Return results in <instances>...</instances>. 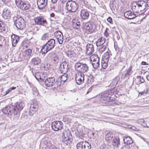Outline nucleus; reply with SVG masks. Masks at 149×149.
Segmentation results:
<instances>
[{
  "mask_svg": "<svg viewBox=\"0 0 149 149\" xmlns=\"http://www.w3.org/2000/svg\"><path fill=\"white\" fill-rule=\"evenodd\" d=\"M24 106V104L23 102H21L13 107L10 105L6 106L2 109V111L4 113L8 114L13 113L14 115H19L20 111L23 109Z\"/></svg>",
  "mask_w": 149,
  "mask_h": 149,
  "instance_id": "nucleus-1",
  "label": "nucleus"
},
{
  "mask_svg": "<svg viewBox=\"0 0 149 149\" xmlns=\"http://www.w3.org/2000/svg\"><path fill=\"white\" fill-rule=\"evenodd\" d=\"M114 94L113 89L106 91L102 93L100 95V102L106 103L107 102H111L114 101L115 99L111 96Z\"/></svg>",
  "mask_w": 149,
  "mask_h": 149,
  "instance_id": "nucleus-2",
  "label": "nucleus"
},
{
  "mask_svg": "<svg viewBox=\"0 0 149 149\" xmlns=\"http://www.w3.org/2000/svg\"><path fill=\"white\" fill-rule=\"evenodd\" d=\"M146 7V3L143 1L133 2L131 5L132 10L136 13H139L143 11Z\"/></svg>",
  "mask_w": 149,
  "mask_h": 149,
  "instance_id": "nucleus-3",
  "label": "nucleus"
},
{
  "mask_svg": "<svg viewBox=\"0 0 149 149\" xmlns=\"http://www.w3.org/2000/svg\"><path fill=\"white\" fill-rule=\"evenodd\" d=\"M55 41L52 38L49 40L45 45L42 46L41 51L42 54H45L53 49L55 45Z\"/></svg>",
  "mask_w": 149,
  "mask_h": 149,
  "instance_id": "nucleus-4",
  "label": "nucleus"
},
{
  "mask_svg": "<svg viewBox=\"0 0 149 149\" xmlns=\"http://www.w3.org/2000/svg\"><path fill=\"white\" fill-rule=\"evenodd\" d=\"M14 24L18 29H22L25 27V21L20 16H15L13 18Z\"/></svg>",
  "mask_w": 149,
  "mask_h": 149,
  "instance_id": "nucleus-5",
  "label": "nucleus"
},
{
  "mask_svg": "<svg viewBox=\"0 0 149 149\" xmlns=\"http://www.w3.org/2000/svg\"><path fill=\"white\" fill-rule=\"evenodd\" d=\"M65 7L68 12L74 13L77 10L79 7V5L74 1L72 0H68L66 3Z\"/></svg>",
  "mask_w": 149,
  "mask_h": 149,
  "instance_id": "nucleus-6",
  "label": "nucleus"
},
{
  "mask_svg": "<svg viewBox=\"0 0 149 149\" xmlns=\"http://www.w3.org/2000/svg\"><path fill=\"white\" fill-rule=\"evenodd\" d=\"M62 141L66 145H70L72 141V136L70 132L68 130H64L62 135Z\"/></svg>",
  "mask_w": 149,
  "mask_h": 149,
  "instance_id": "nucleus-7",
  "label": "nucleus"
},
{
  "mask_svg": "<svg viewBox=\"0 0 149 149\" xmlns=\"http://www.w3.org/2000/svg\"><path fill=\"white\" fill-rule=\"evenodd\" d=\"M93 68L95 69L97 68L100 65V60L97 55H92L90 58Z\"/></svg>",
  "mask_w": 149,
  "mask_h": 149,
  "instance_id": "nucleus-8",
  "label": "nucleus"
},
{
  "mask_svg": "<svg viewBox=\"0 0 149 149\" xmlns=\"http://www.w3.org/2000/svg\"><path fill=\"white\" fill-rule=\"evenodd\" d=\"M77 149H90L91 144L86 141H81L78 143L76 145Z\"/></svg>",
  "mask_w": 149,
  "mask_h": 149,
  "instance_id": "nucleus-9",
  "label": "nucleus"
},
{
  "mask_svg": "<svg viewBox=\"0 0 149 149\" xmlns=\"http://www.w3.org/2000/svg\"><path fill=\"white\" fill-rule=\"evenodd\" d=\"M16 4L17 7L23 10L28 9L30 6L28 3L23 2L21 0H15Z\"/></svg>",
  "mask_w": 149,
  "mask_h": 149,
  "instance_id": "nucleus-10",
  "label": "nucleus"
},
{
  "mask_svg": "<svg viewBox=\"0 0 149 149\" xmlns=\"http://www.w3.org/2000/svg\"><path fill=\"white\" fill-rule=\"evenodd\" d=\"M63 123L61 121H56L52 123L51 127L53 130L57 131L61 130L63 128Z\"/></svg>",
  "mask_w": 149,
  "mask_h": 149,
  "instance_id": "nucleus-11",
  "label": "nucleus"
},
{
  "mask_svg": "<svg viewBox=\"0 0 149 149\" xmlns=\"http://www.w3.org/2000/svg\"><path fill=\"white\" fill-rule=\"evenodd\" d=\"M34 21L36 24L38 25L46 26L47 24L46 19L42 16H38L35 18Z\"/></svg>",
  "mask_w": 149,
  "mask_h": 149,
  "instance_id": "nucleus-12",
  "label": "nucleus"
},
{
  "mask_svg": "<svg viewBox=\"0 0 149 149\" xmlns=\"http://www.w3.org/2000/svg\"><path fill=\"white\" fill-rule=\"evenodd\" d=\"M75 80L77 84L80 85L82 84L85 80L84 73H79L77 74L75 77Z\"/></svg>",
  "mask_w": 149,
  "mask_h": 149,
  "instance_id": "nucleus-13",
  "label": "nucleus"
},
{
  "mask_svg": "<svg viewBox=\"0 0 149 149\" xmlns=\"http://www.w3.org/2000/svg\"><path fill=\"white\" fill-rule=\"evenodd\" d=\"M105 55H106V56L102 60L101 64L102 68L104 69H105L107 68L109 57V55L108 52H106L105 53Z\"/></svg>",
  "mask_w": 149,
  "mask_h": 149,
  "instance_id": "nucleus-14",
  "label": "nucleus"
},
{
  "mask_svg": "<svg viewBox=\"0 0 149 149\" xmlns=\"http://www.w3.org/2000/svg\"><path fill=\"white\" fill-rule=\"evenodd\" d=\"M44 83L47 87L52 86L55 83V78L54 77L47 78L45 80Z\"/></svg>",
  "mask_w": 149,
  "mask_h": 149,
  "instance_id": "nucleus-15",
  "label": "nucleus"
},
{
  "mask_svg": "<svg viewBox=\"0 0 149 149\" xmlns=\"http://www.w3.org/2000/svg\"><path fill=\"white\" fill-rule=\"evenodd\" d=\"M54 35L57 39L58 43L60 44H62L63 39L62 32L60 31H57L54 33Z\"/></svg>",
  "mask_w": 149,
  "mask_h": 149,
  "instance_id": "nucleus-16",
  "label": "nucleus"
},
{
  "mask_svg": "<svg viewBox=\"0 0 149 149\" xmlns=\"http://www.w3.org/2000/svg\"><path fill=\"white\" fill-rule=\"evenodd\" d=\"M11 13L10 10L7 8H5L3 10V17L4 19L8 20L10 19Z\"/></svg>",
  "mask_w": 149,
  "mask_h": 149,
  "instance_id": "nucleus-17",
  "label": "nucleus"
},
{
  "mask_svg": "<svg viewBox=\"0 0 149 149\" xmlns=\"http://www.w3.org/2000/svg\"><path fill=\"white\" fill-rule=\"evenodd\" d=\"M38 108V106L37 102H35L31 103L30 108V115H32L37 110Z\"/></svg>",
  "mask_w": 149,
  "mask_h": 149,
  "instance_id": "nucleus-18",
  "label": "nucleus"
},
{
  "mask_svg": "<svg viewBox=\"0 0 149 149\" xmlns=\"http://www.w3.org/2000/svg\"><path fill=\"white\" fill-rule=\"evenodd\" d=\"M89 12L84 9L81 10L80 17L81 18L85 19H88L89 16Z\"/></svg>",
  "mask_w": 149,
  "mask_h": 149,
  "instance_id": "nucleus-19",
  "label": "nucleus"
},
{
  "mask_svg": "<svg viewBox=\"0 0 149 149\" xmlns=\"http://www.w3.org/2000/svg\"><path fill=\"white\" fill-rule=\"evenodd\" d=\"M47 0H38L37 4L39 9L44 8L46 6Z\"/></svg>",
  "mask_w": 149,
  "mask_h": 149,
  "instance_id": "nucleus-20",
  "label": "nucleus"
},
{
  "mask_svg": "<svg viewBox=\"0 0 149 149\" xmlns=\"http://www.w3.org/2000/svg\"><path fill=\"white\" fill-rule=\"evenodd\" d=\"M94 48L92 44L88 43L86 45V52L87 55H90L94 52Z\"/></svg>",
  "mask_w": 149,
  "mask_h": 149,
  "instance_id": "nucleus-21",
  "label": "nucleus"
},
{
  "mask_svg": "<svg viewBox=\"0 0 149 149\" xmlns=\"http://www.w3.org/2000/svg\"><path fill=\"white\" fill-rule=\"evenodd\" d=\"M19 39V37L14 34L11 36V41L12 46L15 47L16 46L18 42Z\"/></svg>",
  "mask_w": 149,
  "mask_h": 149,
  "instance_id": "nucleus-22",
  "label": "nucleus"
},
{
  "mask_svg": "<svg viewBox=\"0 0 149 149\" xmlns=\"http://www.w3.org/2000/svg\"><path fill=\"white\" fill-rule=\"evenodd\" d=\"M124 15L125 18L128 19H133L136 17V15L131 11L126 12Z\"/></svg>",
  "mask_w": 149,
  "mask_h": 149,
  "instance_id": "nucleus-23",
  "label": "nucleus"
},
{
  "mask_svg": "<svg viewBox=\"0 0 149 149\" xmlns=\"http://www.w3.org/2000/svg\"><path fill=\"white\" fill-rule=\"evenodd\" d=\"M32 49H28L22 52L21 54L24 58L26 57V58L27 59L29 58L30 56L32 54Z\"/></svg>",
  "mask_w": 149,
  "mask_h": 149,
  "instance_id": "nucleus-24",
  "label": "nucleus"
},
{
  "mask_svg": "<svg viewBox=\"0 0 149 149\" xmlns=\"http://www.w3.org/2000/svg\"><path fill=\"white\" fill-rule=\"evenodd\" d=\"M105 38L104 37H101L97 41H96L95 42L96 46L97 47H98L104 45L105 41Z\"/></svg>",
  "mask_w": 149,
  "mask_h": 149,
  "instance_id": "nucleus-25",
  "label": "nucleus"
},
{
  "mask_svg": "<svg viewBox=\"0 0 149 149\" xmlns=\"http://www.w3.org/2000/svg\"><path fill=\"white\" fill-rule=\"evenodd\" d=\"M120 144L119 138L116 136L114 137L113 140V145L116 147H118Z\"/></svg>",
  "mask_w": 149,
  "mask_h": 149,
  "instance_id": "nucleus-26",
  "label": "nucleus"
},
{
  "mask_svg": "<svg viewBox=\"0 0 149 149\" xmlns=\"http://www.w3.org/2000/svg\"><path fill=\"white\" fill-rule=\"evenodd\" d=\"M41 63V60L38 57L33 58L31 60V63L33 65H37Z\"/></svg>",
  "mask_w": 149,
  "mask_h": 149,
  "instance_id": "nucleus-27",
  "label": "nucleus"
},
{
  "mask_svg": "<svg viewBox=\"0 0 149 149\" xmlns=\"http://www.w3.org/2000/svg\"><path fill=\"white\" fill-rule=\"evenodd\" d=\"M123 141L125 144L128 145L132 143L133 142L132 139L130 136L125 137L123 139Z\"/></svg>",
  "mask_w": 149,
  "mask_h": 149,
  "instance_id": "nucleus-28",
  "label": "nucleus"
},
{
  "mask_svg": "<svg viewBox=\"0 0 149 149\" xmlns=\"http://www.w3.org/2000/svg\"><path fill=\"white\" fill-rule=\"evenodd\" d=\"M68 63L66 61L63 62L60 65V67L61 69H63V70H67L69 68L68 67Z\"/></svg>",
  "mask_w": 149,
  "mask_h": 149,
  "instance_id": "nucleus-29",
  "label": "nucleus"
},
{
  "mask_svg": "<svg viewBox=\"0 0 149 149\" xmlns=\"http://www.w3.org/2000/svg\"><path fill=\"white\" fill-rule=\"evenodd\" d=\"M66 54L67 56L71 59H73L76 57V54L73 51H68Z\"/></svg>",
  "mask_w": 149,
  "mask_h": 149,
  "instance_id": "nucleus-30",
  "label": "nucleus"
},
{
  "mask_svg": "<svg viewBox=\"0 0 149 149\" xmlns=\"http://www.w3.org/2000/svg\"><path fill=\"white\" fill-rule=\"evenodd\" d=\"M89 70V67L87 64L85 63H82L81 73L87 72Z\"/></svg>",
  "mask_w": 149,
  "mask_h": 149,
  "instance_id": "nucleus-31",
  "label": "nucleus"
},
{
  "mask_svg": "<svg viewBox=\"0 0 149 149\" xmlns=\"http://www.w3.org/2000/svg\"><path fill=\"white\" fill-rule=\"evenodd\" d=\"M82 64L81 63H77L75 65V68L76 70L77 71L80 72L81 73Z\"/></svg>",
  "mask_w": 149,
  "mask_h": 149,
  "instance_id": "nucleus-32",
  "label": "nucleus"
},
{
  "mask_svg": "<svg viewBox=\"0 0 149 149\" xmlns=\"http://www.w3.org/2000/svg\"><path fill=\"white\" fill-rule=\"evenodd\" d=\"M68 75L67 74H65L62 75L60 77L59 79L61 83L65 82L67 79Z\"/></svg>",
  "mask_w": 149,
  "mask_h": 149,
  "instance_id": "nucleus-33",
  "label": "nucleus"
},
{
  "mask_svg": "<svg viewBox=\"0 0 149 149\" xmlns=\"http://www.w3.org/2000/svg\"><path fill=\"white\" fill-rule=\"evenodd\" d=\"M86 80L88 84H91L94 81V79L92 75H90L88 77L86 76Z\"/></svg>",
  "mask_w": 149,
  "mask_h": 149,
  "instance_id": "nucleus-34",
  "label": "nucleus"
},
{
  "mask_svg": "<svg viewBox=\"0 0 149 149\" xmlns=\"http://www.w3.org/2000/svg\"><path fill=\"white\" fill-rule=\"evenodd\" d=\"M6 29L4 23L0 20V32L6 31Z\"/></svg>",
  "mask_w": 149,
  "mask_h": 149,
  "instance_id": "nucleus-35",
  "label": "nucleus"
},
{
  "mask_svg": "<svg viewBox=\"0 0 149 149\" xmlns=\"http://www.w3.org/2000/svg\"><path fill=\"white\" fill-rule=\"evenodd\" d=\"M113 137V134L111 133H107L105 135V140L107 141L111 140Z\"/></svg>",
  "mask_w": 149,
  "mask_h": 149,
  "instance_id": "nucleus-36",
  "label": "nucleus"
},
{
  "mask_svg": "<svg viewBox=\"0 0 149 149\" xmlns=\"http://www.w3.org/2000/svg\"><path fill=\"white\" fill-rule=\"evenodd\" d=\"M84 27L87 30H90L92 29L93 26L90 22H87L85 24Z\"/></svg>",
  "mask_w": 149,
  "mask_h": 149,
  "instance_id": "nucleus-37",
  "label": "nucleus"
},
{
  "mask_svg": "<svg viewBox=\"0 0 149 149\" xmlns=\"http://www.w3.org/2000/svg\"><path fill=\"white\" fill-rule=\"evenodd\" d=\"M100 47L99 48V51L100 53H103L105 50L107 46L106 45H104L99 46Z\"/></svg>",
  "mask_w": 149,
  "mask_h": 149,
  "instance_id": "nucleus-38",
  "label": "nucleus"
},
{
  "mask_svg": "<svg viewBox=\"0 0 149 149\" xmlns=\"http://www.w3.org/2000/svg\"><path fill=\"white\" fill-rule=\"evenodd\" d=\"M73 26L74 28L76 29H79L80 28V23L78 21L75 22H73Z\"/></svg>",
  "mask_w": 149,
  "mask_h": 149,
  "instance_id": "nucleus-39",
  "label": "nucleus"
},
{
  "mask_svg": "<svg viewBox=\"0 0 149 149\" xmlns=\"http://www.w3.org/2000/svg\"><path fill=\"white\" fill-rule=\"evenodd\" d=\"M132 70V68L130 67L127 70L126 72L124 74L125 77H127L131 74V71Z\"/></svg>",
  "mask_w": 149,
  "mask_h": 149,
  "instance_id": "nucleus-40",
  "label": "nucleus"
},
{
  "mask_svg": "<svg viewBox=\"0 0 149 149\" xmlns=\"http://www.w3.org/2000/svg\"><path fill=\"white\" fill-rule=\"evenodd\" d=\"M35 77L36 79L38 81H43V79L41 78L40 77V73H36L35 74Z\"/></svg>",
  "mask_w": 149,
  "mask_h": 149,
  "instance_id": "nucleus-41",
  "label": "nucleus"
},
{
  "mask_svg": "<svg viewBox=\"0 0 149 149\" xmlns=\"http://www.w3.org/2000/svg\"><path fill=\"white\" fill-rule=\"evenodd\" d=\"M136 78L139 81V84H141L143 83L145 81L143 77H141L140 76H137Z\"/></svg>",
  "mask_w": 149,
  "mask_h": 149,
  "instance_id": "nucleus-42",
  "label": "nucleus"
},
{
  "mask_svg": "<svg viewBox=\"0 0 149 149\" xmlns=\"http://www.w3.org/2000/svg\"><path fill=\"white\" fill-rule=\"evenodd\" d=\"M110 147L109 145L103 144L100 146V149H110Z\"/></svg>",
  "mask_w": 149,
  "mask_h": 149,
  "instance_id": "nucleus-43",
  "label": "nucleus"
},
{
  "mask_svg": "<svg viewBox=\"0 0 149 149\" xmlns=\"http://www.w3.org/2000/svg\"><path fill=\"white\" fill-rule=\"evenodd\" d=\"M16 87H12L8 89L5 92V93L3 95H5L6 94L9 93H10L12 90L15 89H16Z\"/></svg>",
  "mask_w": 149,
  "mask_h": 149,
  "instance_id": "nucleus-44",
  "label": "nucleus"
},
{
  "mask_svg": "<svg viewBox=\"0 0 149 149\" xmlns=\"http://www.w3.org/2000/svg\"><path fill=\"white\" fill-rule=\"evenodd\" d=\"M49 37V34L46 33L44 34L41 37V39L42 40H47Z\"/></svg>",
  "mask_w": 149,
  "mask_h": 149,
  "instance_id": "nucleus-45",
  "label": "nucleus"
},
{
  "mask_svg": "<svg viewBox=\"0 0 149 149\" xmlns=\"http://www.w3.org/2000/svg\"><path fill=\"white\" fill-rule=\"evenodd\" d=\"M5 39L3 36L0 35V47L4 42Z\"/></svg>",
  "mask_w": 149,
  "mask_h": 149,
  "instance_id": "nucleus-46",
  "label": "nucleus"
},
{
  "mask_svg": "<svg viewBox=\"0 0 149 149\" xmlns=\"http://www.w3.org/2000/svg\"><path fill=\"white\" fill-rule=\"evenodd\" d=\"M52 61L54 63H56L58 62V58L57 56H55L52 59Z\"/></svg>",
  "mask_w": 149,
  "mask_h": 149,
  "instance_id": "nucleus-47",
  "label": "nucleus"
},
{
  "mask_svg": "<svg viewBox=\"0 0 149 149\" xmlns=\"http://www.w3.org/2000/svg\"><path fill=\"white\" fill-rule=\"evenodd\" d=\"M121 149H130V148L129 145H126L123 146Z\"/></svg>",
  "mask_w": 149,
  "mask_h": 149,
  "instance_id": "nucleus-48",
  "label": "nucleus"
},
{
  "mask_svg": "<svg viewBox=\"0 0 149 149\" xmlns=\"http://www.w3.org/2000/svg\"><path fill=\"white\" fill-rule=\"evenodd\" d=\"M131 128L132 130L134 131H137L139 130L138 128H136L134 126H132L131 127Z\"/></svg>",
  "mask_w": 149,
  "mask_h": 149,
  "instance_id": "nucleus-49",
  "label": "nucleus"
},
{
  "mask_svg": "<svg viewBox=\"0 0 149 149\" xmlns=\"http://www.w3.org/2000/svg\"><path fill=\"white\" fill-rule=\"evenodd\" d=\"M107 21L110 23H111L112 22V19L110 17H109L107 19Z\"/></svg>",
  "mask_w": 149,
  "mask_h": 149,
  "instance_id": "nucleus-50",
  "label": "nucleus"
},
{
  "mask_svg": "<svg viewBox=\"0 0 149 149\" xmlns=\"http://www.w3.org/2000/svg\"><path fill=\"white\" fill-rule=\"evenodd\" d=\"M104 35L106 37H107L108 36V34L107 33V30H105L104 33Z\"/></svg>",
  "mask_w": 149,
  "mask_h": 149,
  "instance_id": "nucleus-51",
  "label": "nucleus"
},
{
  "mask_svg": "<svg viewBox=\"0 0 149 149\" xmlns=\"http://www.w3.org/2000/svg\"><path fill=\"white\" fill-rule=\"evenodd\" d=\"M50 149H56V147L55 146L52 145L50 146Z\"/></svg>",
  "mask_w": 149,
  "mask_h": 149,
  "instance_id": "nucleus-52",
  "label": "nucleus"
},
{
  "mask_svg": "<svg viewBox=\"0 0 149 149\" xmlns=\"http://www.w3.org/2000/svg\"><path fill=\"white\" fill-rule=\"evenodd\" d=\"M141 64L143 65H147V63L145 61H142L141 62Z\"/></svg>",
  "mask_w": 149,
  "mask_h": 149,
  "instance_id": "nucleus-53",
  "label": "nucleus"
},
{
  "mask_svg": "<svg viewBox=\"0 0 149 149\" xmlns=\"http://www.w3.org/2000/svg\"><path fill=\"white\" fill-rule=\"evenodd\" d=\"M67 0H61V1L62 4H64L66 2Z\"/></svg>",
  "mask_w": 149,
  "mask_h": 149,
  "instance_id": "nucleus-54",
  "label": "nucleus"
},
{
  "mask_svg": "<svg viewBox=\"0 0 149 149\" xmlns=\"http://www.w3.org/2000/svg\"><path fill=\"white\" fill-rule=\"evenodd\" d=\"M57 1L58 0H51L52 2L54 4L56 3Z\"/></svg>",
  "mask_w": 149,
  "mask_h": 149,
  "instance_id": "nucleus-55",
  "label": "nucleus"
},
{
  "mask_svg": "<svg viewBox=\"0 0 149 149\" xmlns=\"http://www.w3.org/2000/svg\"><path fill=\"white\" fill-rule=\"evenodd\" d=\"M146 3V6L147 5L148 6H149V0H147V2Z\"/></svg>",
  "mask_w": 149,
  "mask_h": 149,
  "instance_id": "nucleus-56",
  "label": "nucleus"
},
{
  "mask_svg": "<svg viewBox=\"0 0 149 149\" xmlns=\"http://www.w3.org/2000/svg\"><path fill=\"white\" fill-rule=\"evenodd\" d=\"M54 14L52 13L51 14H50V16L51 17H54Z\"/></svg>",
  "mask_w": 149,
  "mask_h": 149,
  "instance_id": "nucleus-57",
  "label": "nucleus"
},
{
  "mask_svg": "<svg viewBox=\"0 0 149 149\" xmlns=\"http://www.w3.org/2000/svg\"><path fill=\"white\" fill-rule=\"evenodd\" d=\"M79 135L82 136L83 134V133L82 132H80L79 133Z\"/></svg>",
  "mask_w": 149,
  "mask_h": 149,
  "instance_id": "nucleus-58",
  "label": "nucleus"
},
{
  "mask_svg": "<svg viewBox=\"0 0 149 149\" xmlns=\"http://www.w3.org/2000/svg\"><path fill=\"white\" fill-rule=\"evenodd\" d=\"M146 77L147 79L149 81V75H148V76H146Z\"/></svg>",
  "mask_w": 149,
  "mask_h": 149,
  "instance_id": "nucleus-59",
  "label": "nucleus"
},
{
  "mask_svg": "<svg viewBox=\"0 0 149 149\" xmlns=\"http://www.w3.org/2000/svg\"><path fill=\"white\" fill-rule=\"evenodd\" d=\"M47 142V144H46L47 145V146H49V142Z\"/></svg>",
  "mask_w": 149,
  "mask_h": 149,
  "instance_id": "nucleus-60",
  "label": "nucleus"
},
{
  "mask_svg": "<svg viewBox=\"0 0 149 149\" xmlns=\"http://www.w3.org/2000/svg\"><path fill=\"white\" fill-rule=\"evenodd\" d=\"M70 37H69V38H67V40H68V41L70 40Z\"/></svg>",
  "mask_w": 149,
  "mask_h": 149,
  "instance_id": "nucleus-61",
  "label": "nucleus"
},
{
  "mask_svg": "<svg viewBox=\"0 0 149 149\" xmlns=\"http://www.w3.org/2000/svg\"><path fill=\"white\" fill-rule=\"evenodd\" d=\"M141 122H143V123H144V120L143 119H141Z\"/></svg>",
  "mask_w": 149,
  "mask_h": 149,
  "instance_id": "nucleus-62",
  "label": "nucleus"
},
{
  "mask_svg": "<svg viewBox=\"0 0 149 149\" xmlns=\"http://www.w3.org/2000/svg\"><path fill=\"white\" fill-rule=\"evenodd\" d=\"M145 126V127H147V128H148V127H149L148 126H147V125H146V126Z\"/></svg>",
  "mask_w": 149,
  "mask_h": 149,
  "instance_id": "nucleus-63",
  "label": "nucleus"
},
{
  "mask_svg": "<svg viewBox=\"0 0 149 149\" xmlns=\"http://www.w3.org/2000/svg\"><path fill=\"white\" fill-rule=\"evenodd\" d=\"M91 91V90H90V89H89L88 90V92H87V93H88V91Z\"/></svg>",
  "mask_w": 149,
  "mask_h": 149,
  "instance_id": "nucleus-64",
  "label": "nucleus"
}]
</instances>
